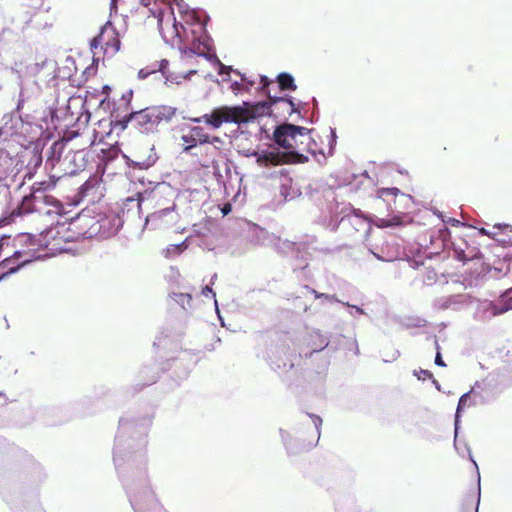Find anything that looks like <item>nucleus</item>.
<instances>
[{
  "label": "nucleus",
  "instance_id": "obj_35",
  "mask_svg": "<svg viewBox=\"0 0 512 512\" xmlns=\"http://www.w3.org/2000/svg\"><path fill=\"white\" fill-rule=\"evenodd\" d=\"M261 83L263 84V87H266L269 85V80L266 76L261 77Z\"/></svg>",
  "mask_w": 512,
  "mask_h": 512
},
{
  "label": "nucleus",
  "instance_id": "obj_4",
  "mask_svg": "<svg viewBox=\"0 0 512 512\" xmlns=\"http://www.w3.org/2000/svg\"><path fill=\"white\" fill-rule=\"evenodd\" d=\"M120 44L118 32L110 22H107L101 28L100 33L92 39L91 48L97 49L100 47L105 55L112 57L119 51Z\"/></svg>",
  "mask_w": 512,
  "mask_h": 512
},
{
  "label": "nucleus",
  "instance_id": "obj_18",
  "mask_svg": "<svg viewBox=\"0 0 512 512\" xmlns=\"http://www.w3.org/2000/svg\"><path fill=\"white\" fill-rule=\"evenodd\" d=\"M217 147H206L204 149L205 159L203 162H201V166L204 168H209L211 165L215 162V155H216Z\"/></svg>",
  "mask_w": 512,
  "mask_h": 512
},
{
  "label": "nucleus",
  "instance_id": "obj_41",
  "mask_svg": "<svg viewBox=\"0 0 512 512\" xmlns=\"http://www.w3.org/2000/svg\"><path fill=\"white\" fill-rule=\"evenodd\" d=\"M228 210H230V207L225 208L224 213H227Z\"/></svg>",
  "mask_w": 512,
  "mask_h": 512
},
{
  "label": "nucleus",
  "instance_id": "obj_40",
  "mask_svg": "<svg viewBox=\"0 0 512 512\" xmlns=\"http://www.w3.org/2000/svg\"><path fill=\"white\" fill-rule=\"evenodd\" d=\"M228 210H230V207L225 208L224 213H227Z\"/></svg>",
  "mask_w": 512,
  "mask_h": 512
},
{
  "label": "nucleus",
  "instance_id": "obj_21",
  "mask_svg": "<svg viewBox=\"0 0 512 512\" xmlns=\"http://www.w3.org/2000/svg\"><path fill=\"white\" fill-rule=\"evenodd\" d=\"M470 392L463 394L458 402L457 411H456V417L459 416L460 412L468 405V400L470 397Z\"/></svg>",
  "mask_w": 512,
  "mask_h": 512
},
{
  "label": "nucleus",
  "instance_id": "obj_27",
  "mask_svg": "<svg viewBox=\"0 0 512 512\" xmlns=\"http://www.w3.org/2000/svg\"><path fill=\"white\" fill-rule=\"evenodd\" d=\"M511 308H512V305L501 307V308H498L496 305H493V315L502 314Z\"/></svg>",
  "mask_w": 512,
  "mask_h": 512
},
{
  "label": "nucleus",
  "instance_id": "obj_20",
  "mask_svg": "<svg viewBox=\"0 0 512 512\" xmlns=\"http://www.w3.org/2000/svg\"><path fill=\"white\" fill-rule=\"evenodd\" d=\"M181 140L184 142L185 146L183 148L184 152L190 151L192 148H195L198 143L195 140V138L192 136L191 131L189 130V133L183 134L181 136Z\"/></svg>",
  "mask_w": 512,
  "mask_h": 512
},
{
  "label": "nucleus",
  "instance_id": "obj_19",
  "mask_svg": "<svg viewBox=\"0 0 512 512\" xmlns=\"http://www.w3.org/2000/svg\"><path fill=\"white\" fill-rule=\"evenodd\" d=\"M170 297L183 308H185V305L190 306L192 301V296L189 293H172Z\"/></svg>",
  "mask_w": 512,
  "mask_h": 512
},
{
  "label": "nucleus",
  "instance_id": "obj_10",
  "mask_svg": "<svg viewBox=\"0 0 512 512\" xmlns=\"http://www.w3.org/2000/svg\"><path fill=\"white\" fill-rule=\"evenodd\" d=\"M152 0H139L140 6L137 7L134 11H131V18L136 23H140L141 20L146 19H154L156 17L153 10L150 8Z\"/></svg>",
  "mask_w": 512,
  "mask_h": 512
},
{
  "label": "nucleus",
  "instance_id": "obj_23",
  "mask_svg": "<svg viewBox=\"0 0 512 512\" xmlns=\"http://www.w3.org/2000/svg\"><path fill=\"white\" fill-rule=\"evenodd\" d=\"M312 337L319 338V344L313 348V351H321L328 345V340L323 337L321 334L316 333L315 335H312Z\"/></svg>",
  "mask_w": 512,
  "mask_h": 512
},
{
  "label": "nucleus",
  "instance_id": "obj_17",
  "mask_svg": "<svg viewBox=\"0 0 512 512\" xmlns=\"http://www.w3.org/2000/svg\"><path fill=\"white\" fill-rule=\"evenodd\" d=\"M198 144L203 145L210 142V136L200 126H193L189 129Z\"/></svg>",
  "mask_w": 512,
  "mask_h": 512
},
{
  "label": "nucleus",
  "instance_id": "obj_36",
  "mask_svg": "<svg viewBox=\"0 0 512 512\" xmlns=\"http://www.w3.org/2000/svg\"><path fill=\"white\" fill-rule=\"evenodd\" d=\"M312 292L315 294V296H316L317 298H319V297H326V298H328V295H325V294H319V293H317V291H316V290H314V289H312Z\"/></svg>",
  "mask_w": 512,
  "mask_h": 512
},
{
  "label": "nucleus",
  "instance_id": "obj_15",
  "mask_svg": "<svg viewBox=\"0 0 512 512\" xmlns=\"http://www.w3.org/2000/svg\"><path fill=\"white\" fill-rule=\"evenodd\" d=\"M403 224L402 216L395 215L391 218H377L375 225L379 228H387L392 226H399Z\"/></svg>",
  "mask_w": 512,
  "mask_h": 512
},
{
  "label": "nucleus",
  "instance_id": "obj_44",
  "mask_svg": "<svg viewBox=\"0 0 512 512\" xmlns=\"http://www.w3.org/2000/svg\"><path fill=\"white\" fill-rule=\"evenodd\" d=\"M0 396H4V394L2 392H0Z\"/></svg>",
  "mask_w": 512,
  "mask_h": 512
},
{
  "label": "nucleus",
  "instance_id": "obj_33",
  "mask_svg": "<svg viewBox=\"0 0 512 512\" xmlns=\"http://www.w3.org/2000/svg\"><path fill=\"white\" fill-rule=\"evenodd\" d=\"M494 228H497L499 230H503V229H510L511 227L508 225V224H496L494 225Z\"/></svg>",
  "mask_w": 512,
  "mask_h": 512
},
{
  "label": "nucleus",
  "instance_id": "obj_43",
  "mask_svg": "<svg viewBox=\"0 0 512 512\" xmlns=\"http://www.w3.org/2000/svg\"><path fill=\"white\" fill-rule=\"evenodd\" d=\"M469 512H477L476 509L471 508Z\"/></svg>",
  "mask_w": 512,
  "mask_h": 512
},
{
  "label": "nucleus",
  "instance_id": "obj_8",
  "mask_svg": "<svg viewBox=\"0 0 512 512\" xmlns=\"http://www.w3.org/2000/svg\"><path fill=\"white\" fill-rule=\"evenodd\" d=\"M454 252L456 258L462 262L482 258L479 248L467 243L463 239L459 243H454Z\"/></svg>",
  "mask_w": 512,
  "mask_h": 512
},
{
  "label": "nucleus",
  "instance_id": "obj_7",
  "mask_svg": "<svg viewBox=\"0 0 512 512\" xmlns=\"http://www.w3.org/2000/svg\"><path fill=\"white\" fill-rule=\"evenodd\" d=\"M24 253L15 251L12 256L5 258L0 262V279L4 276L18 271L29 259H23Z\"/></svg>",
  "mask_w": 512,
  "mask_h": 512
},
{
  "label": "nucleus",
  "instance_id": "obj_9",
  "mask_svg": "<svg viewBox=\"0 0 512 512\" xmlns=\"http://www.w3.org/2000/svg\"><path fill=\"white\" fill-rule=\"evenodd\" d=\"M158 126L160 123H169L177 113V109L168 105H158L150 107Z\"/></svg>",
  "mask_w": 512,
  "mask_h": 512
},
{
  "label": "nucleus",
  "instance_id": "obj_3",
  "mask_svg": "<svg viewBox=\"0 0 512 512\" xmlns=\"http://www.w3.org/2000/svg\"><path fill=\"white\" fill-rule=\"evenodd\" d=\"M276 104L287 105L289 107V113H292L295 109L292 99L286 97L277 98L275 100H271V102H258L255 104L243 102L242 105L235 106L238 124L248 123L256 118L270 115L272 113V105Z\"/></svg>",
  "mask_w": 512,
  "mask_h": 512
},
{
  "label": "nucleus",
  "instance_id": "obj_24",
  "mask_svg": "<svg viewBox=\"0 0 512 512\" xmlns=\"http://www.w3.org/2000/svg\"><path fill=\"white\" fill-rule=\"evenodd\" d=\"M202 42L200 40L193 41L192 46L189 48V50L193 53L204 55L205 51L204 48L201 49Z\"/></svg>",
  "mask_w": 512,
  "mask_h": 512
},
{
  "label": "nucleus",
  "instance_id": "obj_42",
  "mask_svg": "<svg viewBox=\"0 0 512 512\" xmlns=\"http://www.w3.org/2000/svg\"><path fill=\"white\" fill-rule=\"evenodd\" d=\"M228 210H230V207L225 208L224 213H227Z\"/></svg>",
  "mask_w": 512,
  "mask_h": 512
},
{
  "label": "nucleus",
  "instance_id": "obj_22",
  "mask_svg": "<svg viewBox=\"0 0 512 512\" xmlns=\"http://www.w3.org/2000/svg\"><path fill=\"white\" fill-rule=\"evenodd\" d=\"M63 146H64V144L61 142H54L50 147L51 157L54 158L57 154V159H59L60 155H61V151L63 149Z\"/></svg>",
  "mask_w": 512,
  "mask_h": 512
},
{
  "label": "nucleus",
  "instance_id": "obj_12",
  "mask_svg": "<svg viewBox=\"0 0 512 512\" xmlns=\"http://www.w3.org/2000/svg\"><path fill=\"white\" fill-rule=\"evenodd\" d=\"M57 234H59L58 231H54L53 229H49L46 231L45 238L51 239L47 240L46 242V248L54 251V252H62L65 250V248L62 246V238L57 237Z\"/></svg>",
  "mask_w": 512,
  "mask_h": 512
},
{
  "label": "nucleus",
  "instance_id": "obj_16",
  "mask_svg": "<svg viewBox=\"0 0 512 512\" xmlns=\"http://www.w3.org/2000/svg\"><path fill=\"white\" fill-rule=\"evenodd\" d=\"M167 65H168V61L162 60L160 63H154L150 67L140 69L138 75L140 78L144 79L152 73H155L157 71H163Z\"/></svg>",
  "mask_w": 512,
  "mask_h": 512
},
{
  "label": "nucleus",
  "instance_id": "obj_26",
  "mask_svg": "<svg viewBox=\"0 0 512 512\" xmlns=\"http://www.w3.org/2000/svg\"><path fill=\"white\" fill-rule=\"evenodd\" d=\"M437 353H436V356H435V364L438 365V366H441V367H445L446 364L444 363L443 359H442V356H441V353L439 351V345L437 344Z\"/></svg>",
  "mask_w": 512,
  "mask_h": 512
},
{
  "label": "nucleus",
  "instance_id": "obj_2",
  "mask_svg": "<svg viewBox=\"0 0 512 512\" xmlns=\"http://www.w3.org/2000/svg\"><path fill=\"white\" fill-rule=\"evenodd\" d=\"M55 186L54 181L36 182L30 195L25 196L18 207V214L36 213L39 218L48 217L52 221L63 214V205L45 191Z\"/></svg>",
  "mask_w": 512,
  "mask_h": 512
},
{
  "label": "nucleus",
  "instance_id": "obj_37",
  "mask_svg": "<svg viewBox=\"0 0 512 512\" xmlns=\"http://www.w3.org/2000/svg\"><path fill=\"white\" fill-rule=\"evenodd\" d=\"M90 119V113L88 111H86V114H85V122L87 123Z\"/></svg>",
  "mask_w": 512,
  "mask_h": 512
},
{
  "label": "nucleus",
  "instance_id": "obj_6",
  "mask_svg": "<svg viewBox=\"0 0 512 512\" xmlns=\"http://www.w3.org/2000/svg\"><path fill=\"white\" fill-rule=\"evenodd\" d=\"M124 121L142 133L152 132L157 127L150 107L130 113Z\"/></svg>",
  "mask_w": 512,
  "mask_h": 512
},
{
  "label": "nucleus",
  "instance_id": "obj_1",
  "mask_svg": "<svg viewBox=\"0 0 512 512\" xmlns=\"http://www.w3.org/2000/svg\"><path fill=\"white\" fill-rule=\"evenodd\" d=\"M273 139L277 145L288 152L255 153L258 166L268 168L287 163H306L308 157L299 151L310 152L313 155L316 153L312 148V144L315 145V142L312 139L311 130L306 127L289 123L279 125L273 133Z\"/></svg>",
  "mask_w": 512,
  "mask_h": 512
},
{
  "label": "nucleus",
  "instance_id": "obj_28",
  "mask_svg": "<svg viewBox=\"0 0 512 512\" xmlns=\"http://www.w3.org/2000/svg\"><path fill=\"white\" fill-rule=\"evenodd\" d=\"M202 295L205 296V297H209L210 295H212L213 297H215V293L213 292L212 288L208 285H206L203 289H202Z\"/></svg>",
  "mask_w": 512,
  "mask_h": 512
},
{
  "label": "nucleus",
  "instance_id": "obj_38",
  "mask_svg": "<svg viewBox=\"0 0 512 512\" xmlns=\"http://www.w3.org/2000/svg\"><path fill=\"white\" fill-rule=\"evenodd\" d=\"M315 424L317 425L318 423L320 424L322 421H321V418L318 417V416H315V420H314Z\"/></svg>",
  "mask_w": 512,
  "mask_h": 512
},
{
  "label": "nucleus",
  "instance_id": "obj_13",
  "mask_svg": "<svg viewBox=\"0 0 512 512\" xmlns=\"http://www.w3.org/2000/svg\"><path fill=\"white\" fill-rule=\"evenodd\" d=\"M399 195L404 196L398 188H381L377 192L378 199L388 202L389 204L391 201L395 203V200Z\"/></svg>",
  "mask_w": 512,
  "mask_h": 512
},
{
  "label": "nucleus",
  "instance_id": "obj_25",
  "mask_svg": "<svg viewBox=\"0 0 512 512\" xmlns=\"http://www.w3.org/2000/svg\"><path fill=\"white\" fill-rule=\"evenodd\" d=\"M418 379L420 380H426V379H431L433 378V374L432 372H430L429 370H424V369H421L419 371V374H416Z\"/></svg>",
  "mask_w": 512,
  "mask_h": 512
},
{
  "label": "nucleus",
  "instance_id": "obj_5",
  "mask_svg": "<svg viewBox=\"0 0 512 512\" xmlns=\"http://www.w3.org/2000/svg\"><path fill=\"white\" fill-rule=\"evenodd\" d=\"M194 123L204 122L206 125L213 129H218L223 123L238 124L236 107L235 106H221L215 108L211 113L202 115L201 117L191 118Z\"/></svg>",
  "mask_w": 512,
  "mask_h": 512
},
{
  "label": "nucleus",
  "instance_id": "obj_32",
  "mask_svg": "<svg viewBox=\"0 0 512 512\" xmlns=\"http://www.w3.org/2000/svg\"><path fill=\"white\" fill-rule=\"evenodd\" d=\"M211 144H214V143H222V140L220 137L218 136H213V137H210V142Z\"/></svg>",
  "mask_w": 512,
  "mask_h": 512
},
{
  "label": "nucleus",
  "instance_id": "obj_29",
  "mask_svg": "<svg viewBox=\"0 0 512 512\" xmlns=\"http://www.w3.org/2000/svg\"><path fill=\"white\" fill-rule=\"evenodd\" d=\"M241 89H242V84H241V83H239V82H237V81H236V82H233V83L231 84V90H232L235 94L239 93V92L241 91Z\"/></svg>",
  "mask_w": 512,
  "mask_h": 512
},
{
  "label": "nucleus",
  "instance_id": "obj_31",
  "mask_svg": "<svg viewBox=\"0 0 512 512\" xmlns=\"http://www.w3.org/2000/svg\"><path fill=\"white\" fill-rule=\"evenodd\" d=\"M480 233L483 234V235H486V236H489V237H492V238H495V235L496 233H493L485 228H481L480 229Z\"/></svg>",
  "mask_w": 512,
  "mask_h": 512
},
{
  "label": "nucleus",
  "instance_id": "obj_11",
  "mask_svg": "<svg viewBox=\"0 0 512 512\" xmlns=\"http://www.w3.org/2000/svg\"><path fill=\"white\" fill-rule=\"evenodd\" d=\"M69 157V162L73 165L71 173L85 170L88 165V152L85 150H78L73 152Z\"/></svg>",
  "mask_w": 512,
  "mask_h": 512
},
{
  "label": "nucleus",
  "instance_id": "obj_14",
  "mask_svg": "<svg viewBox=\"0 0 512 512\" xmlns=\"http://www.w3.org/2000/svg\"><path fill=\"white\" fill-rule=\"evenodd\" d=\"M277 81L281 90H296L294 78L289 73H280L277 76Z\"/></svg>",
  "mask_w": 512,
  "mask_h": 512
},
{
  "label": "nucleus",
  "instance_id": "obj_39",
  "mask_svg": "<svg viewBox=\"0 0 512 512\" xmlns=\"http://www.w3.org/2000/svg\"><path fill=\"white\" fill-rule=\"evenodd\" d=\"M118 0H111V7H116Z\"/></svg>",
  "mask_w": 512,
  "mask_h": 512
},
{
  "label": "nucleus",
  "instance_id": "obj_30",
  "mask_svg": "<svg viewBox=\"0 0 512 512\" xmlns=\"http://www.w3.org/2000/svg\"><path fill=\"white\" fill-rule=\"evenodd\" d=\"M449 230L447 227H444L439 230V236L445 241L447 237L449 236Z\"/></svg>",
  "mask_w": 512,
  "mask_h": 512
},
{
  "label": "nucleus",
  "instance_id": "obj_34",
  "mask_svg": "<svg viewBox=\"0 0 512 512\" xmlns=\"http://www.w3.org/2000/svg\"><path fill=\"white\" fill-rule=\"evenodd\" d=\"M512 291H507L503 296H502V299L503 301H506V300H511L512 299Z\"/></svg>",
  "mask_w": 512,
  "mask_h": 512
}]
</instances>
